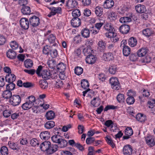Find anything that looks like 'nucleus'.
Segmentation results:
<instances>
[{
    "instance_id": "nucleus-26",
    "label": "nucleus",
    "mask_w": 155,
    "mask_h": 155,
    "mask_svg": "<svg viewBox=\"0 0 155 155\" xmlns=\"http://www.w3.org/2000/svg\"><path fill=\"white\" fill-rule=\"evenodd\" d=\"M56 37L53 34H51L48 36V40L50 44H53V46H55V44L56 40Z\"/></svg>"
},
{
    "instance_id": "nucleus-20",
    "label": "nucleus",
    "mask_w": 155,
    "mask_h": 155,
    "mask_svg": "<svg viewBox=\"0 0 155 155\" xmlns=\"http://www.w3.org/2000/svg\"><path fill=\"white\" fill-rule=\"evenodd\" d=\"M5 81L8 83L13 82L15 81L16 77L15 75L9 73L7 74L5 77Z\"/></svg>"
},
{
    "instance_id": "nucleus-24",
    "label": "nucleus",
    "mask_w": 155,
    "mask_h": 155,
    "mask_svg": "<svg viewBox=\"0 0 155 155\" xmlns=\"http://www.w3.org/2000/svg\"><path fill=\"white\" fill-rule=\"evenodd\" d=\"M142 33L145 36L149 37L153 34L154 31L152 29L147 28L143 30Z\"/></svg>"
},
{
    "instance_id": "nucleus-42",
    "label": "nucleus",
    "mask_w": 155,
    "mask_h": 155,
    "mask_svg": "<svg viewBox=\"0 0 155 155\" xmlns=\"http://www.w3.org/2000/svg\"><path fill=\"white\" fill-rule=\"evenodd\" d=\"M24 63L25 67L27 68L31 67L33 64L32 61L30 59H27L25 61Z\"/></svg>"
},
{
    "instance_id": "nucleus-44",
    "label": "nucleus",
    "mask_w": 155,
    "mask_h": 155,
    "mask_svg": "<svg viewBox=\"0 0 155 155\" xmlns=\"http://www.w3.org/2000/svg\"><path fill=\"white\" fill-rule=\"evenodd\" d=\"M56 61L54 59H49L47 62V64L49 68L53 69L55 65Z\"/></svg>"
},
{
    "instance_id": "nucleus-43",
    "label": "nucleus",
    "mask_w": 155,
    "mask_h": 155,
    "mask_svg": "<svg viewBox=\"0 0 155 155\" xmlns=\"http://www.w3.org/2000/svg\"><path fill=\"white\" fill-rule=\"evenodd\" d=\"M32 106H33L31 104L26 101L25 103L22 104L21 107L24 110H28L31 108Z\"/></svg>"
},
{
    "instance_id": "nucleus-8",
    "label": "nucleus",
    "mask_w": 155,
    "mask_h": 155,
    "mask_svg": "<svg viewBox=\"0 0 155 155\" xmlns=\"http://www.w3.org/2000/svg\"><path fill=\"white\" fill-rule=\"evenodd\" d=\"M132 147L129 145L125 146L123 149V153L124 155H131L132 153Z\"/></svg>"
},
{
    "instance_id": "nucleus-9",
    "label": "nucleus",
    "mask_w": 155,
    "mask_h": 155,
    "mask_svg": "<svg viewBox=\"0 0 155 155\" xmlns=\"http://www.w3.org/2000/svg\"><path fill=\"white\" fill-rule=\"evenodd\" d=\"M53 74L51 73L50 71L46 70H43L41 72V75L42 78L45 80H48L51 78Z\"/></svg>"
},
{
    "instance_id": "nucleus-6",
    "label": "nucleus",
    "mask_w": 155,
    "mask_h": 155,
    "mask_svg": "<svg viewBox=\"0 0 155 155\" xmlns=\"http://www.w3.org/2000/svg\"><path fill=\"white\" fill-rule=\"evenodd\" d=\"M20 23L21 27L24 29H27L29 26V21L27 18H23L21 19Z\"/></svg>"
},
{
    "instance_id": "nucleus-49",
    "label": "nucleus",
    "mask_w": 155,
    "mask_h": 155,
    "mask_svg": "<svg viewBox=\"0 0 155 155\" xmlns=\"http://www.w3.org/2000/svg\"><path fill=\"white\" fill-rule=\"evenodd\" d=\"M117 99L119 103L124 102L125 100L124 95L123 94L120 93L117 95Z\"/></svg>"
},
{
    "instance_id": "nucleus-53",
    "label": "nucleus",
    "mask_w": 155,
    "mask_h": 155,
    "mask_svg": "<svg viewBox=\"0 0 155 155\" xmlns=\"http://www.w3.org/2000/svg\"><path fill=\"white\" fill-rule=\"evenodd\" d=\"M28 100L26 101L28 102L31 104L32 106L34 105V103L35 101V97L33 96H31L28 98Z\"/></svg>"
},
{
    "instance_id": "nucleus-13",
    "label": "nucleus",
    "mask_w": 155,
    "mask_h": 155,
    "mask_svg": "<svg viewBox=\"0 0 155 155\" xmlns=\"http://www.w3.org/2000/svg\"><path fill=\"white\" fill-rule=\"evenodd\" d=\"M135 9L137 12L140 13H145L146 11L145 6L142 5L138 4L135 7Z\"/></svg>"
},
{
    "instance_id": "nucleus-61",
    "label": "nucleus",
    "mask_w": 155,
    "mask_h": 155,
    "mask_svg": "<svg viewBox=\"0 0 155 155\" xmlns=\"http://www.w3.org/2000/svg\"><path fill=\"white\" fill-rule=\"evenodd\" d=\"M50 53L51 57L52 58H56L58 55V51L56 49L51 50Z\"/></svg>"
},
{
    "instance_id": "nucleus-3",
    "label": "nucleus",
    "mask_w": 155,
    "mask_h": 155,
    "mask_svg": "<svg viewBox=\"0 0 155 155\" xmlns=\"http://www.w3.org/2000/svg\"><path fill=\"white\" fill-rule=\"evenodd\" d=\"M110 83L112 87L114 90H118L120 87V84L117 78L116 77H112L110 79Z\"/></svg>"
},
{
    "instance_id": "nucleus-63",
    "label": "nucleus",
    "mask_w": 155,
    "mask_h": 155,
    "mask_svg": "<svg viewBox=\"0 0 155 155\" xmlns=\"http://www.w3.org/2000/svg\"><path fill=\"white\" fill-rule=\"evenodd\" d=\"M95 141V139L94 137H89L87 138L86 143L87 144H91L94 143Z\"/></svg>"
},
{
    "instance_id": "nucleus-38",
    "label": "nucleus",
    "mask_w": 155,
    "mask_h": 155,
    "mask_svg": "<svg viewBox=\"0 0 155 155\" xmlns=\"http://www.w3.org/2000/svg\"><path fill=\"white\" fill-rule=\"evenodd\" d=\"M21 12L24 15H28L31 12L30 7L29 6H24L21 9Z\"/></svg>"
},
{
    "instance_id": "nucleus-60",
    "label": "nucleus",
    "mask_w": 155,
    "mask_h": 155,
    "mask_svg": "<svg viewBox=\"0 0 155 155\" xmlns=\"http://www.w3.org/2000/svg\"><path fill=\"white\" fill-rule=\"evenodd\" d=\"M138 55L136 54H131L129 56V58L130 60L132 61H136L138 58Z\"/></svg>"
},
{
    "instance_id": "nucleus-56",
    "label": "nucleus",
    "mask_w": 155,
    "mask_h": 155,
    "mask_svg": "<svg viewBox=\"0 0 155 155\" xmlns=\"http://www.w3.org/2000/svg\"><path fill=\"white\" fill-rule=\"evenodd\" d=\"M51 50L49 46L48 45L45 46L44 47L43 49V53L48 55L50 53Z\"/></svg>"
},
{
    "instance_id": "nucleus-32",
    "label": "nucleus",
    "mask_w": 155,
    "mask_h": 155,
    "mask_svg": "<svg viewBox=\"0 0 155 155\" xmlns=\"http://www.w3.org/2000/svg\"><path fill=\"white\" fill-rule=\"evenodd\" d=\"M136 118L137 120L141 122H144L146 120V116L140 113L138 114L137 115Z\"/></svg>"
},
{
    "instance_id": "nucleus-14",
    "label": "nucleus",
    "mask_w": 155,
    "mask_h": 155,
    "mask_svg": "<svg viewBox=\"0 0 155 155\" xmlns=\"http://www.w3.org/2000/svg\"><path fill=\"white\" fill-rule=\"evenodd\" d=\"M103 58L105 61H110L114 59V57L112 53L109 52L104 54Z\"/></svg>"
},
{
    "instance_id": "nucleus-59",
    "label": "nucleus",
    "mask_w": 155,
    "mask_h": 155,
    "mask_svg": "<svg viewBox=\"0 0 155 155\" xmlns=\"http://www.w3.org/2000/svg\"><path fill=\"white\" fill-rule=\"evenodd\" d=\"M10 45L13 49H16L18 48V45L16 42L15 41H12L10 43Z\"/></svg>"
},
{
    "instance_id": "nucleus-2",
    "label": "nucleus",
    "mask_w": 155,
    "mask_h": 155,
    "mask_svg": "<svg viewBox=\"0 0 155 155\" xmlns=\"http://www.w3.org/2000/svg\"><path fill=\"white\" fill-rule=\"evenodd\" d=\"M21 101V98L19 95H14L11 98L10 103L14 106L18 105Z\"/></svg>"
},
{
    "instance_id": "nucleus-21",
    "label": "nucleus",
    "mask_w": 155,
    "mask_h": 155,
    "mask_svg": "<svg viewBox=\"0 0 155 155\" xmlns=\"http://www.w3.org/2000/svg\"><path fill=\"white\" fill-rule=\"evenodd\" d=\"M104 28L108 32L105 34H109L110 33H113L114 32V28L111 24L107 23L104 26Z\"/></svg>"
},
{
    "instance_id": "nucleus-27",
    "label": "nucleus",
    "mask_w": 155,
    "mask_h": 155,
    "mask_svg": "<svg viewBox=\"0 0 155 155\" xmlns=\"http://www.w3.org/2000/svg\"><path fill=\"white\" fill-rule=\"evenodd\" d=\"M3 97L8 99L11 97L12 96V92L9 90H6L4 91L2 94Z\"/></svg>"
},
{
    "instance_id": "nucleus-25",
    "label": "nucleus",
    "mask_w": 155,
    "mask_h": 155,
    "mask_svg": "<svg viewBox=\"0 0 155 155\" xmlns=\"http://www.w3.org/2000/svg\"><path fill=\"white\" fill-rule=\"evenodd\" d=\"M114 2L113 0H106L104 2V6L106 8H111L114 5Z\"/></svg>"
},
{
    "instance_id": "nucleus-4",
    "label": "nucleus",
    "mask_w": 155,
    "mask_h": 155,
    "mask_svg": "<svg viewBox=\"0 0 155 155\" xmlns=\"http://www.w3.org/2000/svg\"><path fill=\"white\" fill-rule=\"evenodd\" d=\"M29 21L30 26L33 27H36L40 23L39 18L35 16H33L30 18Z\"/></svg>"
},
{
    "instance_id": "nucleus-41",
    "label": "nucleus",
    "mask_w": 155,
    "mask_h": 155,
    "mask_svg": "<svg viewBox=\"0 0 155 155\" xmlns=\"http://www.w3.org/2000/svg\"><path fill=\"white\" fill-rule=\"evenodd\" d=\"M0 151L2 155H8L9 153L8 148L3 146L1 148Z\"/></svg>"
},
{
    "instance_id": "nucleus-62",
    "label": "nucleus",
    "mask_w": 155,
    "mask_h": 155,
    "mask_svg": "<svg viewBox=\"0 0 155 155\" xmlns=\"http://www.w3.org/2000/svg\"><path fill=\"white\" fill-rule=\"evenodd\" d=\"M105 138L108 144L111 146L112 147L114 148L115 145L111 139L107 137H106Z\"/></svg>"
},
{
    "instance_id": "nucleus-5",
    "label": "nucleus",
    "mask_w": 155,
    "mask_h": 155,
    "mask_svg": "<svg viewBox=\"0 0 155 155\" xmlns=\"http://www.w3.org/2000/svg\"><path fill=\"white\" fill-rule=\"evenodd\" d=\"M127 94L128 96L129 97H128L126 99L127 103L129 105L133 104L135 101V100L132 96L135 95V92L132 91V90H129L128 91Z\"/></svg>"
},
{
    "instance_id": "nucleus-29",
    "label": "nucleus",
    "mask_w": 155,
    "mask_h": 155,
    "mask_svg": "<svg viewBox=\"0 0 155 155\" xmlns=\"http://www.w3.org/2000/svg\"><path fill=\"white\" fill-rule=\"evenodd\" d=\"M6 55L8 57L11 59H14L15 58L16 54L15 52L12 50L9 49L7 52Z\"/></svg>"
},
{
    "instance_id": "nucleus-34",
    "label": "nucleus",
    "mask_w": 155,
    "mask_h": 155,
    "mask_svg": "<svg viewBox=\"0 0 155 155\" xmlns=\"http://www.w3.org/2000/svg\"><path fill=\"white\" fill-rule=\"evenodd\" d=\"M62 138L61 136L59 135H55L51 137L52 141L54 143H58L59 142L61 139Z\"/></svg>"
},
{
    "instance_id": "nucleus-58",
    "label": "nucleus",
    "mask_w": 155,
    "mask_h": 155,
    "mask_svg": "<svg viewBox=\"0 0 155 155\" xmlns=\"http://www.w3.org/2000/svg\"><path fill=\"white\" fill-rule=\"evenodd\" d=\"M117 13L113 12H111L109 15V18L111 20H114L117 18Z\"/></svg>"
},
{
    "instance_id": "nucleus-15",
    "label": "nucleus",
    "mask_w": 155,
    "mask_h": 155,
    "mask_svg": "<svg viewBox=\"0 0 155 155\" xmlns=\"http://www.w3.org/2000/svg\"><path fill=\"white\" fill-rule=\"evenodd\" d=\"M147 144L150 147L153 146L155 144L154 139L152 136H149L145 138Z\"/></svg>"
},
{
    "instance_id": "nucleus-28",
    "label": "nucleus",
    "mask_w": 155,
    "mask_h": 155,
    "mask_svg": "<svg viewBox=\"0 0 155 155\" xmlns=\"http://www.w3.org/2000/svg\"><path fill=\"white\" fill-rule=\"evenodd\" d=\"M8 145L10 148L12 149L16 150L18 151L20 149V147L18 146L17 144L11 141H9L8 142Z\"/></svg>"
},
{
    "instance_id": "nucleus-30",
    "label": "nucleus",
    "mask_w": 155,
    "mask_h": 155,
    "mask_svg": "<svg viewBox=\"0 0 155 155\" xmlns=\"http://www.w3.org/2000/svg\"><path fill=\"white\" fill-rule=\"evenodd\" d=\"M65 78V76L62 73H60L59 75L57 74H53V75L52 76V79H59L60 80H64Z\"/></svg>"
},
{
    "instance_id": "nucleus-51",
    "label": "nucleus",
    "mask_w": 155,
    "mask_h": 155,
    "mask_svg": "<svg viewBox=\"0 0 155 155\" xmlns=\"http://www.w3.org/2000/svg\"><path fill=\"white\" fill-rule=\"evenodd\" d=\"M72 14L73 18H78L81 15V12L79 9H76L72 11Z\"/></svg>"
},
{
    "instance_id": "nucleus-18",
    "label": "nucleus",
    "mask_w": 155,
    "mask_h": 155,
    "mask_svg": "<svg viewBox=\"0 0 155 155\" xmlns=\"http://www.w3.org/2000/svg\"><path fill=\"white\" fill-rule=\"evenodd\" d=\"M130 29V26L126 25H122L119 28L120 32L123 34L127 33L129 32Z\"/></svg>"
},
{
    "instance_id": "nucleus-40",
    "label": "nucleus",
    "mask_w": 155,
    "mask_h": 155,
    "mask_svg": "<svg viewBox=\"0 0 155 155\" xmlns=\"http://www.w3.org/2000/svg\"><path fill=\"white\" fill-rule=\"evenodd\" d=\"M55 126V123L53 121L47 122L45 124V127L47 129H51Z\"/></svg>"
},
{
    "instance_id": "nucleus-31",
    "label": "nucleus",
    "mask_w": 155,
    "mask_h": 155,
    "mask_svg": "<svg viewBox=\"0 0 155 155\" xmlns=\"http://www.w3.org/2000/svg\"><path fill=\"white\" fill-rule=\"evenodd\" d=\"M55 113L52 110H50L46 113L45 117L48 120L53 119L55 117Z\"/></svg>"
},
{
    "instance_id": "nucleus-11",
    "label": "nucleus",
    "mask_w": 155,
    "mask_h": 155,
    "mask_svg": "<svg viewBox=\"0 0 155 155\" xmlns=\"http://www.w3.org/2000/svg\"><path fill=\"white\" fill-rule=\"evenodd\" d=\"M78 4V2L74 0H68L66 2V6L69 8H73L76 7Z\"/></svg>"
},
{
    "instance_id": "nucleus-12",
    "label": "nucleus",
    "mask_w": 155,
    "mask_h": 155,
    "mask_svg": "<svg viewBox=\"0 0 155 155\" xmlns=\"http://www.w3.org/2000/svg\"><path fill=\"white\" fill-rule=\"evenodd\" d=\"M51 143L49 141H45L42 142L40 145V148L44 152H46L48 149L49 146H50Z\"/></svg>"
},
{
    "instance_id": "nucleus-10",
    "label": "nucleus",
    "mask_w": 155,
    "mask_h": 155,
    "mask_svg": "<svg viewBox=\"0 0 155 155\" xmlns=\"http://www.w3.org/2000/svg\"><path fill=\"white\" fill-rule=\"evenodd\" d=\"M48 149L46 152L48 155H50L56 152L58 149V146L57 145L54 144L49 146Z\"/></svg>"
},
{
    "instance_id": "nucleus-46",
    "label": "nucleus",
    "mask_w": 155,
    "mask_h": 155,
    "mask_svg": "<svg viewBox=\"0 0 155 155\" xmlns=\"http://www.w3.org/2000/svg\"><path fill=\"white\" fill-rule=\"evenodd\" d=\"M131 21V18L129 17H124L121 18L119 21L121 23L129 22Z\"/></svg>"
},
{
    "instance_id": "nucleus-7",
    "label": "nucleus",
    "mask_w": 155,
    "mask_h": 155,
    "mask_svg": "<svg viewBox=\"0 0 155 155\" xmlns=\"http://www.w3.org/2000/svg\"><path fill=\"white\" fill-rule=\"evenodd\" d=\"M105 36L111 39V40L112 42L115 43L117 42L119 40V38L116 35V34L114 32L112 33H110L109 34H105Z\"/></svg>"
},
{
    "instance_id": "nucleus-47",
    "label": "nucleus",
    "mask_w": 155,
    "mask_h": 155,
    "mask_svg": "<svg viewBox=\"0 0 155 155\" xmlns=\"http://www.w3.org/2000/svg\"><path fill=\"white\" fill-rule=\"evenodd\" d=\"M68 144V142L67 141L62 138L61 139V140L58 143L59 147L61 148L64 147H66Z\"/></svg>"
},
{
    "instance_id": "nucleus-16",
    "label": "nucleus",
    "mask_w": 155,
    "mask_h": 155,
    "mask_svg": "<svg viewBox=\"0 0 155 155\" xmlns=\"http://www.w3.org/2000/svg\"><path fill=\"white\" fill-rule=\"evenodd\" d=\"M96 59V57L95 56L89 54L86 59V61L88 64H93L95 62Z\"/></svg>"
},
{
    "instance_id": "nucleus-39",
    "label": "nucleus",
    "mask_w": 155,
    "mask_h": 155,
    "mask_svg": "<svg viewBox=\"0 0 155 155\" xmlns=\"http://www.w3.org/2000/svg\"><path fill=\"white\" fill-rule=\"evenodd\" d=\"M95 12L97 16L100 17L103 14V8L99 7H97L95 8Z\"/></svg>"
},
{
    "instance_id": "nucleus-17",
    "label": "nucleus",
    "mask_w": 155,
    "mask_h": 155,
    "mask_svg": "<svg viewBox=\"0 0 155 155\" xmlns=\"http://www.w3.org/2000/svg\"><path fill=\"white\" fill-rule=\"evenodd\" d=\"M98 50L101 52L104 51L106 48V43L102 40L100 41L98 43Z\"/></svg>"
},
{
    "instance_id": "nucleus-36",
    "label": "nucleus",
    "mask_w": 155,
    "mask_h": 155,
    "mask_svg": "<svg viewBox=\"0 0 155 155\" xmlns=\"http://www.w3.org/2000/svg\"><path fill=\"white\" fill-rule=\"evenodd\" d=\"M137 40L135 38L132 37L129 38L128 41L129 45L132 47L136 46L137 44Z\"/></svg>"
},
{
    "instance_id": "nucleus-23",
    "label": "nucleus",
    "mask_w": 155,
    "mask_h": 155,
    "mask_svg": "<svg viewBox=\"0 0 155 155\" xmlns=\"http://www.w3.org/2000/svg\"><path fill=\"white\" fill-rule=\"evenodd\" d=\"M54 79L53 81V83L55 85V87L57 88L61 87L63 84V81L59 79Z\"/></svg>"
},
{
    "instance_id": "nucleus-35",
    "label": "nucleus",
    "mask_w": 155,
    "mask_h": 155,
    "mask_svg": "<svg viewBox=\"0 0 155 155\" xmlns=\"http://www.w3.org/2000/svg\"><path fill=\"white\" fill-rule=\"evenodd\" d=\"M39 84L40 87L42 89H46L48 87V82L45 80H40L39 82Z\"/></svg>"
},
{
    "instance_id": "nucleus-55",
    "label": "nucleus",
    "mask_w": 155,
    "mask_h": 155,
    "mask_svg": "<svg viewBox=\"0 0 155 155\" xmlns=\"http://www.w3.org/2000/svg\"><path fill=\"white\" fill-rule=\"evenodd\" d=\"M92 51L93 50L92 48L86 47L83 49V52L84 55L87 56L89 54L91 53Z\"/></svg>"
},
{
    "instance_id": "nucleus-64",
    "label": "nucleus",
    "mask_w": 155,
    "mask_h": 155,
    "mask_svg": "<svg viewBox=\"0 0 155 155\" xmlns=\"http://www.w3.org/2000/svg\"><path fill=\"white\" fill-rule=\"evenodd\" d=\"M11 114V111L9 110H6L4 111L3 112V115L5 117H8L10 116Z\"/></svg>"
},
{
    "instance_id": "nucleus-45",
    "label": "nucleus",
    "mask_w": 155,
    "mask_h": 155,
    "mask_svg": "<svg viewBox=\"0 0 155 155\" xmlns=\"http://www.w3.org/2000/svg\"><path fill=\"white\" fill-rule=\"evenodd\" d=\"M81 84L82 87L84 89H86L89 87L88 81L85 79H83L81 81Z\"/></svg>"
},
{
    "instance_id": "nucleus-19",
    "label": "nucleus",
    "mask_w": 155,
    "mask_h": 155,
    "mask_svg": "<svg viewBox=\"0 0 155 155\" xmlns=\"http://www.w3.org/2000/svg\"><path fill=\"white\" fill-rule=\"evenodd\" d=\"M81 23V19L78 18H73L71 21V25L74 27L79 26Z\"/></svg>"
},
{
    "instance_id": "nucleus-1",
    "label": "nucleus",
    "mask_w": 155,
    "mask_h": 155,
    "mask_svg": "<svg viewBox=\"0 0 155 155\" xmlns=\"http://www.w3.org/2000/svg\"><path fill=\"white\" fill-rule=\"evenodd\" d=\"M148 50L145 48H142L139 49L137 54L139 57H143L141 61L143 63H148L150 62L151 58L148 55Z\"/></svg>"
},
{
    "instance_id": "nucleus-37",
    "label": "nucleus",
    "mask_w": 155,
    "mask_h": 155,
    "mask_svg": "<svg viewBox=\"0 0 155 155\" xmlns=\"http://www.w3.org/2000/svg\"><path fill=\"white\" fill-rule=\"evenodd\" d=\"M123 52L124 56H127L130 53V49L128 46H124L123 48Z\"/></svg>"
},
{
    "instance_id": "nucleus-22",
    "label": "nucleus",
    "mask_w": 155,
    "mask_h": 155,
    "mask_svg": "<svg viewBox=\"0 0 155 155\" xmlns=\"http://www.w3.org/2000/svg\"><path fill=\"white\" fill-rule=\"evenodd\" d=\"M40 137L42 140H48L50 137V132L48 131L42 132L40 133Z\"/></svg>"
},
{
    "instance_id": "nucleus-57",
    "label": "nucleus",
    "mask_w": 155,
    "mask_h": 155,
    "mask_svg": "<svg viewBox=\"0 0 155 155\" xmlns=\"http://www.w3.org/2000/svg\"><path fill=\"white\" fill-rule=\"evenodd\" d=\"M15 87V84L13 83V82H9V84L6 85V89L9 91L13 90Z\"/></svg>"
},
{
    "instance_id": "nucleus-33",
    "label": "nucleus",
    "mask_w": 155,
    "mask_h": 155,
    "mask_svg": "<svg viewBox=\"0 0 155 155\" xmlns=\"http://www.w3.org/2000/svg\"><path fill=\"white\" fill-rule=\"evenodd\" d=\"M81 34L84 38H87L90 36V30L86 28H85L81 30Z\"/></svg>"
},
{
    "instance_id": "nucleus-50",
    "label": "nucleus",
    "mask_w": 155,
    "mask_h": 155,
    "mask_svg": "<svg viewBox=\"0 0 155 155\" xmlns=\"http://www.w3.org/2000/svg\"><path fill=\"white\" fill-rule=\"evenodd\" d=\"M57 67L58 69L61 70V71H64L66 68V65L62 63L58 64Z\"/></svg>"
},
{
    "instance_id": "nucleus-48",
    "label": "nucleus",
    "mask_w": 155,
    "mask_h": 155,
    "mask_svg": "<svg viewBox=\"0 0 155 155\" xmlns=\"http://www.w3.org/2000/svg\"><path fill=\"white\" fill-rule=\"evenodd\" d=\"M83 69L81 67H77L74 69L75 73L78 75L81 74L83 72Z\"/></svg>"
},
{
    "instance_id": "nucleus-54",
    "label": "nucleus",
    "mask_w": 155,
    "mask_h": 155,
    "mask_svg": "<svg viewBox=\"0 0 155 155\" xmlns=\"http://www.w3.org/2000/svg\"><path fill=\"white\" fill-rule=\"evenodd\" d=\"M30 144L33 147H35L37 145H39V143L38 140L36 139L33 138L31 140Z\"/></svg>"
},
{
    "instance_id": "nucleus-52",
    "label": "nucleus",
    "mask_w": 155,
    "mask_h": 155,
    "mask_svg": "<svg viewBox=\"0 0 155 155\" xmlns=\"http://www.w3.org/2000/svg\"><path fill=\"white\" fill-rule=\"evenodd\" d=\"M133 133V130L130 127H127L125 130V134L126 135L131 136Z\"/></svg>"
}]
</instances>
